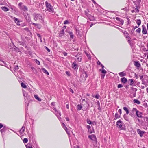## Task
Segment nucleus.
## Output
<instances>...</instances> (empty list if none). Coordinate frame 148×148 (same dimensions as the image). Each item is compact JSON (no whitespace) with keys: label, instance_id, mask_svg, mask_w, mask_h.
<instances>
[{"label":"nucleus","instance_id":"nucleus-29","mask_svg":"<svg viewBox=\"0 0 148 148\" xmlns=\"http://www.w3.org/2000/svg\"><path fill=\"white\" fill-rule=\"evenodd\" d=\"M64 29H62L61 31H60L59 35L61 36H62L64 35Z\"/></svg>","mask_w":148,"mask_h":148},{"label":"nucleus","instance_id":"nucleus-35","mask_svg":"<svg viewBox=\"0 0 148 148\" xmlns=\"http://www.w3.org/2000/svg\"><path fill=\"white\" fill-rule=\"evenodd\" d=\"M87 123L89 124H91L92 123V121L89 119H87Z\"/></svg>","mask_w":148,"mask_h":148},{"label":"nucleus","instance_id":"nucleus-24","mask_svg":"<svg viewBox=\"0 0 148 148\" xmlns=\"http://www.w3.org/2000/svg\"><path fill=\"white\" fill-rule=\"evenodd\" d=\"M68 33L70 34V38L73 39L74 38V35L73 34V33L69 31Z\"/></svg>","mask_w":148,"mask_h":148},{"label":"nucleus","instance_id":"nucleus-7","mask_svg":"<svg viewBox=\"0 0 148 148\" xmlns=\"http://www.w3.org/2000/svg\"><path fill=\"white\" fill-rule=\"evenodd\" d=\"M142 32L143 34H146L147 33V31L145 26L144 25H142Z\"/></svg>","mask_w":148,"mask_h":148},{"label":"nucleus","instance_id":"nucleus-63","mask_svg":"<svg viewBox=\"0 0 148 148\" xmlns=\"http://www.w3.org/2000/svg\"><path fill=\"white\" fill-rule=\"evenodd\" d=\"M66 119L67 121H69V119L68 117H66Z\"/></svg>","mask_w":148,"mask_h":148},{"label":"nucleus","instance_id":"nucleus-19","mask_svg":"<svg viewBox=\"0 0 148 148\" xmlns=\"http://www.w3.org/2000/svg\"><path fill=\"white\" fill-rule=\"evenodd\" d=\"M23 95L25 97H29L28 93L25 91L24 90H23Z\"/></svg>","mask_w":148,"mask_h":148},{"label":"nucleus","instance_id":"nucleus-13","mask_svg":"<svg viewBox=\"0 0 148 148\" xmlns=\"http://www.w3.org/2000/svg\"><path fill=\"white\" fill-rule=\"evenodd\" d=\"M134 64L135 66L138 67H139L141 66L140 64L138 61L134 62Z\"/></svg>","mask_w":148,"mask_h":148},{"label":"nucleus","instance_id":"nucleus-37","mask_svg":"<svg viewBox=\"0 0 148 148\" xmlns=\"http://www.w3.org/2000/svg\"><path fill=\"white\" fill-rule=\"evenodd\" d=\"M28 139L26 138H25L24 139L23 142L24 143H27L28 142Z\"/></svg>","mask_w":148,"mask_h":148},{"label":"nucleus","instance_id":"nucleus-61","mask_svg":"<svg viewBox=\"0 0 148 148\" xmlns=\"http://www.w3.org/2000/svg\"><path fill=\"white\" fill-rule=\"evenodd\" d=\"M66 108L67 109H69V106L68 104H67V105H66Z\"/></svg>","mask_w":148,"mask_h":148},{"label":"nucleus","instance_id":"nucleus-20","mask_svg":"<svg viewBox=\"0 0 148 148\" xmlns=\"http://www.w3.org/2000/svg\"><path fill=\"white\" fill-rule=\"evenodd\" d=\"M6 64V63L4 61L0 60V65L5 66Z\"/></svg>","mask_w":148,"mask_h":148},{"label":"nucleus","instance_id":"nucleus-40","mask_svg":"<svg viewBox=\"0 0 148 148\" xmlns=\"http://www.w3.org/2000/svg\"><path fill=\"white\" fill-rule=\"evenodd\" d=\"M115 118L116 119L120 117V115H118L117 113H116L115 115Z\"/></svg>","mask_w":148,"mask_h":148},{"label":"nucleus","instance_id":"nucleus-25","mask_svg":"<svg viewBox=\"0 0 148 148\" xmlns=\"http://www.w3.org/2000/svg\"><path fill=\"white\" fill-rule=\"evenodd\" d=\"M141 21L140 19H137L136 20V23L137 25H138V26H139L141 24Z\"/></svg>","mask_w":148,"mask_h":148},{"label":"nucleus","instance_id":"nucleus-16","mask_svg":"<svg viewBox=\"0 0 148 148\" xmlns=\"http://www.w3.org/2000/svg\"><path fill=\"white\" fill-rule=\"evenodd\" d=\"M119 75L121 77L125 76L126 75V73L124 71L120 72L119 73Z\"/></svg>","mask_w":148,"mask_h":148},{"label":"nucleus","instance_id":"nucleus-52","mask_svg":"<svg viewBox=\"0 0 148 148\" xmlns=\"http://www.w3.org/2000/svg\"><path fill=\"white\" fill-rule=\"evenodd\" d=\"M118 112H119V113L120 115H121V113H122L121 109H119Z\"/></svg>","mask_w":148,"mask_h":148},{"label":"nucleus","instance_id":"nucleus-14","mask_svg":"<svg viewBox=\"0 0 148 148\" xmlns=\"http://www.w3.org/2000/svg\"><path fill=\"white\" fill-rule=\"evenodd\" d=\"M72 68L75 69H77L78 68L77 65L75 62H73L72 64Z\"/></svg>","mask_w":148,"mask_h":148},{"label":"nucleus","instance_id":"nucleus-4","mask_svg":"<svg viewBox=\"0 0 148 148\" xmlns=\"http://www.w3.org/2000/svg\"><path fill=\"white\" fill-rule=\"evenodd\" d=\"M137 110L135 108H133L130 112V115L132 117L134 118L136 116L135 114V113L136 114Z\"/></svg>","mask_w":148,"mask_h":148},{"label":"nucleus","instance_id":"nucleus-26","mask_svg":"<svg viewBox=\"0 0 148 148\" xmlns=\"http://www.w3.org/2000/svg\"><path fill=\"white\" fill-rule=\"evenodd\" d=\"M34 97L37 99L38 101H41V99L40 98H39L38 96V95H34Z\"/></svg>","mask_w":148,"mask_h":148},{"label":"nucleus","instance_id":"nucleus-48","mask_svg":"<svg viewBox=\"0 0 148 148\" xmlns=\"http://www.w3.org/2000/svg\"><path fill=\"white\" fill-rule=\"evenodd\" d=\"M123 85L121 84H119L118 85V88H120L123 87Z\"/></svg>","mask_w":148,"mask_h":148},{"label":"nucleus","instance_id":"nucleus-18","mask_svg":"<svg viewBox=\"0 0 148 148\" xmlns=\"http://www.w3.org/2000/svg\"><path fill=\"white\" fill-rule=\"evenodd\" d=\"M121 82L125 83L127 82V79L125 77H123L121 79Z\"/></svg>","mask_w":148,"mask_h":148},{"label":"nucleus","instance_id":"nucleus-64","mask_svg":"<svg viewBox=\"0 0 148 148\" xmlns=\"http://www.w3.org/2000/svg\"><path fill=\"white\" fill-rule=\"evenodd\" d=\"M46 47V48L47 51L48 52H50V50L47 47Z\"/></svg>","mask_w":148,"mask_h":148},{"label":"nucleus","instance_id":"nucleus-39","mask_svg":"<svg viewBox=\"0 0 148 148\" xmlns=\"http://www.w3.org/2000/svg\"><path fill=\"white\" fill-rule=\"evenodd\" d=\"M26 148H32L31 145L30 144H27L26 145Z\"/></svg>","mask_w":148,"mask_h":148},{"label":"nucleus","instance_id":"nucleus-23","mask_svg":"<svg viewBox=\"0 0 148 148\" xmlns=\"http://www.w3.org/2000/svg\"><path fill=\"white\" fill-rule=\"evenodd\" d=\"M123 109L126 112V114H128L129 113V112L127 107H123Z\"/></svg>","mask_w":148,"mask_h":148},{"label":"nucleus","instance_id":"nucleus-60","mask_svg":"<svg viewBox=\"0 0 148 148\" xmlns=\"http://www.w3.org/2000/svg\"><path fill=\"white\" fill-rule=\"evenodd\" d=\"M85 14L88 16L89 17V16H88V13L86 11H85Z\"/></svg>","mask_w":148,"mask_h":148},{"label":"nucleus","instance_id":"nucleus-31","mask_svg":"<svg viewBox=\"0 0 148 148\" xmlns=\"http://www.w3.org/2000/svg\"><path fill=\"white\" fill-rule=\"evenodd\" d=\"M116 19L117 20L120 21H121V23H122V25H123V20H122V19H121L119 18V17H116Z\"/></svg>","mask_w":148,"mask_h":148},{"label":"nucleus","instance_id":"nucleus-11","mask_svg":"<svg viewBox=\"0 0 148 148\" xmlns=\"http://www.w3.org/2000/svg\"><path fill=\"white\" fill-rule=\"evenodd\" d=\"M136 114L138 117L141 118L142 117V113L138 110Z\"/></svg>","mask_w":148,"mask_h":148},{"label":"nucleus","instance_id":"nucleus-36","mask_svg":"<svg viewBox=\"0 0 148 148\" xmlns=\"http://www.w3.org/2000/svg\"><path fill=\"white\" fill-rule=\"evenodd\" d=\"M82 59V57L81 56L79 57H77L76 60H78V62H80Z\"/></svg>","mask_w":148,"mask_h":148},{"label":"nucleus","instance_id":"nucleus-22","mask_svg":"<svg viewBox=\"0 0 148 148\" xmlns=\"http://www.w3.org/2000/svg\"><path fill=\"white\" fill-rule=\"evenodd\" d=\"M133 102L138 104H140V101L138 99H134L133 100Z\"/></svg>","mask_w":148,"mask_h":148},{"label":"nucleus","instance_id":"nucleus-8","mask_svg":"<svg viewBox=\"0 0 148 148\" xmlns=\"http://www.w3.org/2000/svg\"><path fill=\"white\" fill-rule=\"evenodd\" d=\"M88 137L91 140L93 141H96V136L94 134H92L88 136Z\"/></svg>","mask_w":148,"mask_h":148},{"label":"nucleus","instance_id":"nucleus-28","mask_svg":"<svg viewBox=\"0 0 148 148\" xmlns=\"http://www.w3.org/2000/svg\"><path fill=\"white\" fill-rule=\"evenodd\" d=\"M133 9L135 11V12H138L139 11V10L137 6H136L135 8L134 7L133 8Z\"/></svg>","mask_w":148,"mask_h":148},{"label":"nucleus","instance_id":"nucleus-30","mask_svg":"<svg viewBox=\"0 0 148 148\" xmlns=\"http://www.w3.org/2000/svg\"><path fill=\"white\" fill-rule=\"evenodd\" d=\"M129 81L130 82L129 84L130 85H132L134 84L133 80L132 79H130L129 80Z\"/></svg>","mask_w":148,"mask_h":148},{"label":"nucleus","instance_id":"nucleus-38","mask_svg":"<svg viewBox=\"0 0 148 148\" xmlns=\"http://www.w3.org/2000/svg\"><path fill=\"white\" fill-rule=\"evenodd\" d=\"M85 53L86 55L87 56V57H88V58L89 59H91V57L86 52H85Z\"/></svg>","mask_w":148,"mask_h":148},{"label":"nucleus","instance_id":"nucleus-50","mask_svg":"<svg viewBox=\"0 0 148 148\" xmlns=\"http://www.w3.org/2000/svg\"><path fill=\"white\" fill-rule=\"evenodd\" d=\"M31 24L33 25H34L35 26H37L38 25V24L35 23H32V22L31 23Z\"/></svg>","mask_w":148,"mask_h":148},{"label":"nucleus","instance_id":"nucleus-3","mask_svg":"<svg viewBox=\"0 0 148 148\" xmlns=\"http://www.w3.org/2000/svg\"><path fill=\"white\" fill-rule=\"evenodd\" d=\"M34 20L36 21L38 19L42 20L43 19L41 14H34Z\"/></svg>","mask_w":148,"mask_h":148},{"label":"nucleus","instance_id":"nucleus-43","mask_svg":"<svg viewBox=\"0 0 148 148\" xmlns=\"http://www.w3.org/2000/svg\"><path fill=\"white\" fill-rule=\"evenodd\" d=\"M136 32L138 33H140L141 32V29L140 28H138L136 30Z\"/></svg>","mask_w":148,"mask_h":148},{"label":"nucleus","instance_id":"nucleus-34","mask_svg":"<svg viewBox=\"0 0 148 148\" xmlns=\"http://www.w3.org/2000/svg\"><path fill=\"white\" fill-rule=\"evenodd\" d=\"M77 108L78 110H80L81 109L82 107L80 105L78 104L77 105Z\"/></svg>","mask_w":148,"mask_h":148},{"label":"nucleus","instance_id":"nucleus-59","mask_svg":"<svg viewBox=\"0 0 148 148\" xmlns=\"http://www.w3.org/2000/svg\"><path fill=\"white\" fill-rule=\"evenodd\" d=\"M97 64H98V65H100H100H101V63L99 61H98V62H97Z\"/></svg>","mask_w":148,"mask_h":148},{"label":"nucleus","instance_id":"nucleus-44","mask_svg":"<svg viewBox=\"0 0 148 148\" xmlns=\"http://www.w3.org/2000/svg\"><path fill=\"white\" fill-rule=\"evenodd\" d=\"M95 98L97 99H99L100 96L98 94H96L95 96Z\"/></svg>","mask_w":148,"mask_h":148},{"label":"nucleus","instance_id":"nucleus-21","mask_svg":"<svg viewBox=\"0 0 148 148\" xmlns=\"http://www.w3.org/2000/svg\"><path fill=\"white\" fill-rule=\"evenodd\" d=\"M42 70L45 74L47 75H49V73L44 68H42Z\"/></svg>","mask_w":148,"mask_h":148},{"label":"nucleus","instance_id":"nucleus-49","mask_svg":"<svg viewBox=\"0 0 148 148\" xmlns=\"http://www.w3.org/2000/svg\"><path fill=\"white\" fill-rule=\"evenodd\" d=\"M5 130V129L4 128L3 129L1 130H0V131L1 133H2L3 132H4Z\"/></svg>","mask_w":148,"mask_h":148},{"label":"nucleus","instance_id":"nucleus-12","mask_svg":"<svg viewBox=\"0 0 148 148\" xmlns=\"http://www.w3.org/2000/svg\"><path fill=\"white\" fill-rule=\"evenodd\" d=\"M1 8L4 12L8 11L9 10V8L5 6L1 7Z\"/></svg>","mask_w":148,"mask_h":148},{"label":"nucleus","instance_id":"nucleus-15","mask_svg":"<svg viewBox=\"0 0 148 148\" xmlns=\"http://www.w3.org/2000/svg\"><path fill=\"white\" fill-rule=\"evenodd\" d=\"M88 130V131L90 133H91L93 132L94 131V130L93 129L92 131L91 130H90V129L91 128V127L90 126L88 125L86 126Z\"/></svg>","mask_w":148,"mask_h":148},{"label":"nucleus","instance_id":"nucleus-2","mask_svg":"<svg viewBox=\"0 0 148 148\" xmlns=\"http://www.w3.org/2000/svg\"><path fill=\"white\" fill-rule=\"evenodd\" d=\"M87 77V75L86 72L83 70L80 76V80L82 82H84L86 80Z\"/></svg>","mask_w":148,"mask_h":148},{"label":"nucleus","instance_id":"nucleus-1","mask_svg":"<svg viewBox=\"0 0 148 148\" xmlns=\"http://www.w3.org/2000/svg\"><path fill=\"white\" fill-rule=\"evenodd\" d=\"M45 5L47 8V9L46 10L48 11L49 12L51 13L54 12L53 8L50 3L46 1L45 2Z\"/></svg>","mask_w":148,"mask_h":148},{"label":"nucleus","instance_id":"nucleus-51","mask_svg":"<svg viewBox=\"0 0 148 148\" xmlns=\"http://www.w3.org/2000/svg\"><path fill=\"white\" fill-rule=\"evenodd\" d=\"M14 69L15 70H18V66H16L14 68Z\"/></svg>","mask_w":148,"mask_h":148},{"label":"nucleus","instance_id":"nucleus-41","mask_svg":"<svg viewBox=\"0 0 148 148\" xmlns=\"http://www.w3.org/2000/svg\"><path fill=\"white\" fill-rule=\"evenodd\" d=\"M34 60L35 61V62H36V63L38 65H39L40 64V62L39 61H38V60L37 59H35Z\"/></svg>","mask_w":148,"mask_h":148},{"label":"nucleus","instance_id":"nucleus-9","mask_svg":"<svg viewBox=\"0 0 148 148\" xmlns=\"http://www.w3.org/2000/svg\"><path fill=\"white\" fill-rule=\"evenodd\" d=\"M62 126L63 127V128L64 129V130L66 131L68 135L69 136L70 135L69 132L67 130V128L66 127V126L65 124L64 123H62Z\"/></svg>","mask_w":148,"mask_h":148},{"label":"nucleus","instance_id":"nucleus-45","mask_svg":"<svg viewBox=\"0 0 148 148\" xmlns=\"http://www.w3.org/2000/svg\"><path fill=\"white\" fill-rule=\"evenodd\" d=\"M143 77L144 76L143 75H140V79L141 80H144Z\"/></svg>","mask_w":148,"mask_h":148},{"label":"nucleus","instance_id":"nucleus-33","mask_svg":"<svg viewBox=\"0 0 148 148\" xmlns=\"http://www.w3.org/2000/svg\"><path fill=\"white\" fill-rule=\"evenodd\" d=\"M100 71L102 73H103L104 74H106L107 73L106 71L104 69H100Z\"/></svg>","mask_w":148,"mask_h":148},{"label":"nucleus","instance_id":"nucleus-32","mask_svg":"<svg viewBox=\"0 0 148 148\" xmlns=\"http://www.w3.org/2000/svg\"><path fill=\"white\" fill-rule=\"evenodd\" d=\"M21 85L22 88H26V85L25 84L23 83V82L21 83Z\"/></svg>","mask_w":148,"mask_h":148},{"label":"nucleus","instance_id":"nucleus-54","mask_svg":"<svg viewBox=\"0 0 148 148\" xmlns=\"http://www.w3.org/2000/svg\"><path fill=\"white\" fill-rule=\"evenodd\" d=\"M66 73L68 76H69L70 75V73L68 71H66Z\"/></svg>","mask_w":148,"mask_h":148},{"label":"nucleus","instance_id":"nucleus-56","mask_svg":"<svg viewBox=\"0 0 148 148\" xmlns=\"http://www.w3.org/2000/svg\"><path fill=\"white\" fill-rule=\"evenodd\" d=\"M3 127V125L1 123H0V129H1Z\"/></svg>","mask_w":148,"mask_h":148},{"label":"nucleus","instance_id":"nucleus-47","mask_svg":"<svg viewBox=\"0 0 148 148\" xmlns=\"http://www.w3.org/2000/svg\"><path fill=\"white\" fill-rule=\"evenodd\" d=\"M89 18L90 19V21H93L94 20V17L92 16H90V17H89Z\"/></svg>","mask_w":148,"mask_h":148},{"label":"nucleus","instance_id":"nucleus-17","mask_svg":"<svg viewBox=\"0 0 148 148\" xmlns=\"http://www.w3.org/2000/svg\"><path fill=\"white\" fill-rule=\"evenodd\" d=\"M21 10H22L24 11H28V9L27 7L24 5H23V7H21Z\"/></svg>","mask_w":148,"mask_h":148},{"label":"nucleus","instance_id":"nucleus-57","mask_svg":"<svg viewBox=\"0 0 148 148\" xmlns=\"http://www.w3.org/2000/svg\"><path fill=\"white\" fill-rule=\"evenodd\" d=\"M67 53H66V52H64L63 53V54L64 55V56H66L67 55Z\"/></svg>","mask_w":148,"mask_h":148},{"label":"nucleus","instance_id":"nucleus-62","mask_svg":"<svg viewBox=\"0 0 148 148\" xmlns=\"http://www.w3.org/2000/svg\"><path fill=\"white\" fill-rule=\"evenodd\" d=\"M135 77L136 79H138V76L136 74H135Z\"/></svg>","mask_w":148,"mask_h":148},{"label":"nucleus","instance_id":"nucleus-58","mask_svg":"<svg viewBox=\"0 0 148 148\" xmlns=\"http://www.w3.org/2000/svg\"><path fill=\"white\" fill-rule=\"evenodd\" d=\"M140 88L142 89H143L145 88V86H141Z\"/></svg>","mask_w":148,"mask_h":148},{"label":"nucleus","instance_id":"nucleus-27","mask_svg":"<svg viewBox=\"0 0 148 148\" xmlns=\"http://www.w3.org/2000/svg\"><path fill=\"white\" fill-rule=\"evenodd\" d=\"M25 130V127L23 126L22 127L20 131V132L22 134L24 132Z\"/></svg>","mask_w":148,"mask_h":148},{"label":"nucleus","instance_id":"nucleus-53","mask_svg":"<svg viewBox=\"0 0 148 148\" xmlns=\"http://www.w3.org/2000/svg\"><path fill=\"white\" fill-rule=\"evenodd\" d=\"M92 124H93V125H95L96 124V123L95 121H94L92 122Z\"/></svg>","mask_w":148,"mask_h":148},{"label":"nucleus","instance_id":"nucleus-6","mask_svg":"<svg viewBox=\"0 0 148 148\" xmlns=\"http://www.w3.org/2000/svg\"><path fill=\"white\" fill-rule=\"evenodd\" d=\"M12 19L14 20V21L16 23L17 25L19 26L21 25L22 26L25 25L24 24H20L19 20L18 19L16 18L15 17H13Z\"/></svg>","mask_w":148,"mask_h":148},{"label":"nucleus","instance_id":"nucleus-55","mask_svg":"<svg viewBox=\"0 0 148 148\" xmlns=\"http://www.w3.org/2000/svg\"><path fill=\"white\" fill-rule=\"evenodd\" d=\"M142 82V84H145L146 83L144 81V80H141Z\"/></svg>","mask_w":148,"mask_h":148},{"label":"nucleus","instance_id":"nucleus-42","mask_svg":"<svg viewBox=\"0 0 148 148\" xmlns=\"http://www.w3.org/2000/svg\"><path fill=\"white\" fill-rule=\"evenodd\" d=\"M22 3L21 2H20L19 3L18 5L20 9H21V7H23V5H22Z\"/></svg>","mask_w":148,"mask_h":148},{"label":"nucleus","instance_id":"nucleus-10","mask_svg":"<svg viewBox=\"0 0 148 148\" xmlns=\"http://www.w3.org/2000/svg\"><path fill=\"white\" fill-rule=\"evenodd\" d=\"M137 132L141 137L143 136V134L145 133V132L144 131H141L140 129H138L137 130Z\"/></svg>","mask_w":148,"mask_h":148},{"label":"nucleus","instance_id":"nucleus-46","mask_svg":"<svg viewBox=\"0 0 148 148\" xmlns=\"http://www.w3.org/2000/svg\"><path fill=\"white\" fill-rule=\"evenodd\" d=\"M69 22L67 20H65L64 22V24H69Z\"/></svg>","mask_w":148,"mask_h":148},{"label":"nucleus","instance_id":"nucleus-5","mask_svg":"<svg viewBox=\"0 0 148 148\" xmlns=\"http://www.w3.org/2000/svg\"><path fill=\"white\" fill-rule=\"evenodd\" d=\"M123 124V122L120 120L116 122V125L117 126L119 127L120 130H122L123 129L122 127Z\"/></svg>","mask_w":148,"mask_h":148}]
</instances>
